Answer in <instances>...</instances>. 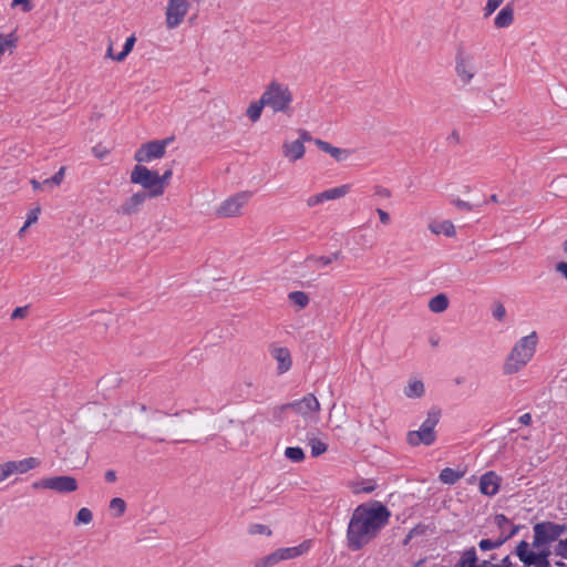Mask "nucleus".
I'll return each instance as SVG.
<instances>
[{
    "label": "nucleus",
    "instance_id": "nucleus-1",
    "mask_svg": "<svg viewBox=\"0 0 567 567\" xmlns=\"http://www.w3.org/2000/svg\"><path fill=\"white\" fill-rule=\"evenodd\" d=\"M391 512L381 502L360 504L354 508L347 528V546L352 551L361 550L389 524Z\"/></svg>",
    "mask_w": 567,
    "mask_h": 567
},
{
    "label": "nucleus",
    "instance_id": "nucleus-2",
    "mask_svg": "<svg viewBox=\"0 0 567 567\" xmlns=\"http://www.w3.org/2000/svg\"><path fill=\"white\" fill-rule=\"evenodd\" d=\"M537 342L538 337L535 331L520 338L507 355L503 364V373L509 375L520 371L535 354Z\"/></svg>",
    "mask_w": 567,
    "mask_h": 567
},
{
    "label": "nucleus",
    "instance_id": "nucleus-3",
    "mask_svg": "<svg viewBox=\"0 0 567 567\" xmlns=\"http://www.w3.org/2000/svg\"><path fill=\"white\" fill-rule=\"evenodd\" d=\"M261 95L267 107H270L275 113H282L288 116L292 115L293 109L291 104L293 95L288 85L272 81L267 85Z\"/></svg>",
    "mask_w": 567,
    "mask_h": 567
},
{
    "label": "nucleus",
    "instance_id": "nucleus-4",
    "mask_svg": "<svg viewBox=\"0 0 567 567\" xmlns=\"http://www.w3.org/2000/svg\"><path fill=\"white\" fill-rule=\"evenodd\" d=\"M441 417V409L433 406L427 412L426 420L422 423L417 431H409L406 434V442L411 446H419L424 444L432 445L436 440L435 426Z\"/></svg>",
    "mask_w": 567,
    "mask_h": 567
},
{
    "label": "nucleus",
    "instance_id": "nucleus-5",
    "mask_svg": "<svg viewBox=\"0 0 567 567\" xmlns=\"http://www.w3.org/2000/svg\"><path fill=\"white\" fill-rule=\"evenodd\" d=\"M130 181L141 185L150 198L163 195V187L158 185L157 171H151L146 166L137 164L131 172Z\"/></svg>",
    "mask_w": 567,
    "mask_h": 567
},
{
    "label": "nucleus",
    "instance_id": "nucleus-6",
    "mask_svg": "<svg viewBox=\"0 0 567 567\" xmlns=\"http://www.w3.org/2000/svg\"><path fill=\"white\" fill-rule=\"evenodd\" d=\"M34 489H51L59 494H69L78 489V481L73 476L60 475L41 478L32 483Z\"/></svg>",
    "mask_w": 567,
    "mask_h": 567
},
{
    "label": "nucleus",
    "instance_id": "nucleus-7",
    "mask_svg": "<svg viewBox=\"0 0 567 567\" xmlns=\"http://www.w3.org/2000/svg\"><path fill=\"white\" fill-rule=\"evenodd\" d=\"M169 142L171 138H164L144 143L136 150L134 159L141 164L162 158L165 155L166 146Z\"/></svg>",
    "mask_w": 567,
    "mask_h": 567
},
{
    "label": "nucleus",
    "instance_id": "nucleus-8",
    "mask_svg": "<svg viewBox=\"0 0 567 567\" xmlns=\"http://www.w3.org/2000/svg\"><path fill=\"white\" fill-rule=\"evenodd\" d=\"M251 197L249 192L237 193L224 200L216 210V215L221 218L236 217L240 215L241 208Z\"/></svg>",
    "mask_w": 567,
    "mask_h": 567
},
{
    "label": "nucleus",
    "instance_id": "nucleus-9",
    "mask_svg": "<svg viewBox=\"0 0 567 567\" xmlns=\"http://www.w3.org/2000/svg\"><path fill=\"white\" fill-rule=\"evenodd\" d=\"M188 10L186 0H169L166 8V25L168 29L177 28L184 20Z\"/></svg>",
    "mask_w": 567,
    "mask_h": 567
},
{
    "label": "nucleus",
    "instance_id": "nucleus-10",
    "mask_svg": "<svg viewBox=\"0 0 567 567\" xmlns=\"http://www.w3.org/2000/svg\"><path fill=\"white\" fill-rule=\"evenodd\" d=\"M533 532L532 546L534 548H542L557 540L553 532L551 522L536 523L533 527Z\"/></svg>",
    "mask_w": 567,
    "mask_h": 567
},
{
    "label": "nucleus",
    "instance_id": "nucleus-11",
    "mask_svg": "<svg viewBox=\"0 0 567 567\" xmlns=\"http://www.w3.org/2000/svg\"><path fill=\"white\" fill-rule=\"evenodd\" d=\"M287 406L289 410H292L295 413L300 414L303 417H308L320 410V404L317 398L311 393L305 395L301 400L287 403Z\"/></svg>",
    "mask_w": 567,
    "mask_h": 567
},
{
    "label": "nucleus",
    "instance_id": "nucleus-12",
    "mask_svg": "<svg viewBox=\"0 0 567 567\" xmlns=\"http://www.w3.org/2000/svg\"><path fill=\"white\" fill-rule=\"evenodd\" d=\"M150 198L145 190H140L130 196L117 209L116 213L122 216H132L141 210L145 200Z\"/></svg>",
    "mask_w": 567,
    "mask_h": 567
},
{
    "label": "nucleus",
    "instance_id": "nucleus-13",
    "mask_svg": "<svg viewBox=\"0 0 567 567\" xmlns=\"http://www.w3.org/2000/svg\"><path fill=\"white\" fill-rule=\"evenodd\" d=\"M501 477L493 471L484 473L480 478V492L486 496H494L498 493Z\"/></svg>",
    "mask_w": 567,
    "mask_h": 567
},
{
    "label": "nucleus",
    "instance_id": "nucleus-14",
    "mask_svg": "<svg viewBox=\"0 0 567 567\" xmlns=\"http://www.w3.org/2000/svg\"><path fill=\"white\" fill-rule=\"evenodd\" d=\"M271 357L278 362L277 372L278 374H284L288 370H290L292 360L290 355V351L285 347H270Z\"/></svg>",
    "mask_w": 567,
    "mask_h": 567
},
{
    "label": "nucleus",
    "instance_id": "nucleus-15",
    "mask_svg": "<svg viewBox=\"0 0 567 567\" xmlns=\"http://www.w3.org/2000/svg\"><path fill=\"white\" fill-rule=\"evenodd\" d=\"M457 76L464 84H467L475 74L474 66L471 63L470 56H464L463 53H457L456 55V66H455Z\"/></svg>",
    "mask_w": 567,
    "mask_h": 567
},
{
    "label": "nucleus",
    "instance_id": "nucleus-16",
    "mask_svg": "<svg viewBox=\"0 0 567 567\" xmlns=\"http://www.w3.org/2000/svg\"><path fill=\"white\" fill-rule=\"evenodd\" d=\"M315 144L320 151L329 154L337 162L346 161L348 158V156L352 153L351 150L336 147V146L331 145L330 143L322 141L320 138H316Z\"/></svg>",
    "mask_w": 567,
    "mask_h": 567
},
{
    "label": "nucleus",
    "instance_id": "nucleus-17",
    "mask_svg": "<svg viewBox=\"0 0 567 567\" xmlns=\"http://www.w3.org/2000/svg\"><path fill=\"white\" fill-rule=\"evenodd\" d=\"M305 145L302 144V141H292V142H284L282 144V154L286 158H288L290 162H297L298 159H301L305 156Z\"/></svg>",
    "mask_w": 567,
    "mask_h": 567
},
{
    "label": "nucleus",
    "instance_id": "nucleus-18",
    "mask_svg": "<svg viewBox=\"0 0 567 567\" xmlns=\"http://www.w3.org/2000/svg\"><path fill=\"white\" fill-rule=\"evenodd\" d=\"M538 551H534L530 549V544L526 540H520L517 546L515 547L514 554L515 555H523V556H530L532 558H547L549 559V556L551 551L549 550L548 546H544L542 548H537Z\"/></svg>",
    "mask_w": 567,
    "mask_h": 567
},
{
    "label": "nucleus",
    "instance_id": "nucleus-19",
    "mask_svg": "<svg viewBox=\"0 0 567 567\" xmlns=\"http://www.w3.org/2000/svg\"><path fill=\"white\" fill-rule=\"evenodd\" d=\"M7 463L8 466L10 467L9 470L11 475L14 473H27L41 464L40 460L37 457H27L21 461H8Z\"/></svg>",
    "mask_w": 567,
    "mask_h": 567
},
{
    "label": "nucleus",
    "instance_id": "nucleus-20",
    "mask_svg": "<svg viewBox=\"0 0 567 567\" xmlns=\"http://www.w3.org/2000/svg\"><path fill=\"white\" fill-rule=\"evenodd\" d=\"M514 21L513 3H507L494 19V25L498 29L509 27Z\"/></svg>",
    "mask_w": 567,
    "mask_h": 567
},
{
    "label": "nucleus",
    "instance_id": "nucleus-21",
    "mask_svg": "<svg viewBox=\"0 0 567 567\" xmlns=\"http://www.w3.org/2000/svg\"><path fill=\"white\" fill-rule=\"evenodd\" d=\"M309 548H310V540H305L301 544H299L298 546L279 548L278 551L281 557V560H286V559H291V558H296V557L303 555L305 553H307L309 550Z\"/></svg>",
    "mask_w": 567,
    "mask_h": 567
},
{
    "label": "nucleus",
    "instance_id": "nucleus-22",
    "mask_svg": "<svg viewBox=\"0 0 567 567\" xmlns=\"http://www.w3.org/2000/svg\"><path fill=\"white\" fill-rule=\"evenodd\" d=\"M351 186L349 184H344L334 188H330L323 190L321 194V198L323 202L333 200L346 196L350 192Z\"/></svg>",
    "mask_w": 567,
    "mask_h": 567
},
{
    "label": "nucleus",
    "instance_id": "nucleus-23",
    "mask_svg": "<svg viewBox=\"0 0 567 567\" xmlns=\"http://www.w3.org/2000/svg\"><path fill=\"white\" fill-rule=\"evenodd\" d=\"M449 298L444 293H439L430 299L429 309L434 313H441L445 311L449 307Z\"/></svg>",
    "mask_w": 567,
    "mask_h": 567
},
{
    "label": "nucleus",
    "instance_id": "nucleus-24",
    "mask_svg": "<svg viewBox=\"0 0 567 567\" xmlns=\"http://www.w3.org/2000/svg\"><path fill=\"white\" fill-rule=\"evenodd\" d=\"M424 383L421 380L410 381L409 384L404 388V394L410 399L421 398L424 395Z\"/></svg>",
    "mask_w": 567,
    "mask_h": 567
},
{
    "label": "nucleus",
    "instance_id": "nucleus-25",
    "mask_svg": "<svg viewBox=\"0 0 567 567\" xmlns=\"http://www.w3.org/2000/svg\"><path fill=\"white\" fill-rule=\"evenodd\" d=\"M430 229L433 234L440 235L444 234L447 237L455 236V227L452 221L444 220L437 224H431Z\"/></svg>",
    "mask_w": 567,
    "mask_h": 567
},
{
    "label": "nucleus",
    "instance_id": "nucleus-26",
    "mask_svg": "<svg viewBox=\"0 0 567 567\" xmlns=\"http://www.w3.org/2000/svg\"><path fill=\"white\" fill-rule=\"evenodd\" d=\"M462 554H463L466 567H488V563H486L484 560H482L481 563L478 561L475 547H470V548L465 549Z\"/></svg>",
    "mask_w": 567,
    "mask_h": 567
},
{
    "label": "nucleus",
    "instance_id": "nucleus-27",
    "mask_svg": "<svg viewBox=\"0 0 567 567\" xmlns=\"http://www.w3.org/2000/svg\"><path fill=\"white\" fill-rule=\"evenodd\" d=\"M265 106H267V105H266V102H265L262 95L260 96V99L258 101L251 102L246 112L249 120L251 122H257L260 118L262 109Z\"/></svg>",
    "mask_w": 567,
    "mask_h": 567
},
{
    "label": "nucleus",
    "instance_id": "nucleus-28",
    "mask_svg": "<svg viewBox=\"0 0 567 567\" xmlns=\"http://www.w3.org/2000/svg\"><path fill=\"white\" fill-rule=\"evenodd\" d=\"M18 44V37L16 32L8 34L0 33V54H3L7 49H16Z\"/></svg>",
    "mask_w": 567,
    "mask_h": 567
},
{
    "label": "nucleus",
    "instance_id": "nucleus-29",
    "mask_svg": "<svg viewBox=\"0 0 567 567\" xmlns=\"http://www.w3.org/2000/svg\"><path fill=\"white\" fill-rule=\"evenodd\" d=\"M463 472H457L451 467H445L440 473V480L444 484L453 485L463 476Z\"/></svg>",
    "mask_w": 567,
    "mask_h": 567
},
{
    "label": "nucleus",
    "instance_id": "nucleus-30",
    "mask_svg": "<svg viewBox=\"0 0 567 567\" xmlns=\"http://www.w3.org/2000/svg\"><path fill=\"white\" fill-rule=\"evenodd\" d=\"M281 560L278 549L255 561V567H270Z\"/></svg>",
    "mask_w": 567,
    "mask_h": 567
},
{
    "label": "nucleus",
    "instance_id": "nucleus-31",
    "mask_svg": "<svg viewBox=\"0 0 567 567\" xmlns=\"http://www.w3.org/2000/svg\"><path fill=\"white\" fill-rule=\"evenodd\" d=\"M110 511L115 518L121 517L126 511V503L121 497H114L110 502Z\"/></svg>",
    "mask_w": 567,
    "mask_h": 567
},
{
    "label": "nucleus",
    "instance_id": "nucleus-32",
    "mask_svg": "<svg viewBox=\"0 0 567 567\" xmlns=\"http://www.w3.org/2000/svg\"><path fill=\"white\" fill-rule=\"evenodd\" d=\"M519 560L524 564L526 567H550L549 559L547 558H532L530 556H523V555H516Z\"/></svg>",
    "mask_w": 567,
    "mask_h": 567
},
{
    "label": "nucleus",
    "instance_id": "nucleus-33",
    "mask_svg": "<svg viewBox=\"0 0 567 567\" xmlns=\"http://www.w3.org/2000/svg\"><path fill=\"white\" fill-rule=\"evenodd\" d=\"M341 258H342L341 251H334L330 256H321V257L309 256V257H307L306 261H315L321 266H328L333 260H339Z\"/></svg>",
    "mask_w": 567,
    "mask_h": 567
},
{
    "label": "nucleus",
    "instance_id": "nucleus-34",
    "mask_svg": "<svg viewBox=\"0 0 567 567\" xmlns=\"http://www.w3.org/2000/svg\"><path fill=\"white\" fill-rule=\"evenodd\" d=\"M285 456L292 462H302L306 457L305 452L299 446H289L285 450Z\"/></svg>",
    "mask_w": 567,
    "mask_h": 567
},
{
    "label": "nucleus",
    "instance_id": "nucleus-35",
    "mask_svg": "<svg viewBox=\"0 0 567 567\" xmlns=\"http://www.w3.org/2000/svg\"><path fill=\"white\" fill-rule=\"evenodd\" d=\"M289 300L299 308H305L309 303V297L303 291H292L288 295Z\"/></svg>",
    "mask_w": 567,
    "mask_h": 567
},
{
    "label": "nucleus",
    "instance_id": "nucleus-36",
    "mask_svg": "<svg viewBox=\"0 0 567 567\" xmlns=\"http://www.w3.org/2000/svg\"><path fill=\"white\" fill-rule=\"evenodd\" d=\"M499 547H502V540H499L498 538H495V539L483 538L478 542V548L482 551H488V550L497 549Z\"/></svg>",
    "mask_w": 567,
    "mask_h": 567
},
{
    "label": "nucleus",
    "instance_id": "nucleus-37",
    "mask_svg": "<svg viewBox=\"0 0 567 567\" xmlns=\"http://www.w3.org/2000/svg\"><path fill=\"white\" fill-rule=\"evenodd\" d=\"M93 519V514L91 512V509L86 508V507H82L78 513H76V516H75V519H74V524L75 525H80V524H90Z\"/></svg>",
    "mask_w": 567,
    "mask_h": 567
},
{
    "label": "nucleus",
    "instance_id": "nucleus-38",
    "mask_svg": "<svg viewBox=\"0 0 567 567\" xmlns=\"http://www.w3.org/2000/svg\"><path fill=\"white\" fill-rule=\"evenodd\" d=\"M310 446H311V455L313 457H318L320 456L321 454H323L327 449H328V445L323 442H321L320 440L318 439H311L310 440Z\"/></svg>",
    "mask_w": 567,
    "mask_h": 567
},
{
    "label": "nucleus",
    "instance_id": "nucleus-39",
    "mask_svg": "<svg viewBox=\"0 0 567 567\" xmlns=\"http://www.w3.org/2000/svg\"><path fill=\"white\" fill-rule=\"evenodd\" d=\"M122 379L115 375L103 377L99 380L97 384L101 388H117Z\"/></svg>",
    "mask_w": 567,
    "mask_h": 567
},
{
    "label": "nucleus",
    "instance_id": "nucleus-40",
    "mask_svg": "<svg viewBox=\"0 0 567 567\" xmlns=\"http://www.w3.org/2000/svg\"><path fill=\"white\" fill-rule=\"evenodd\" d=\"M375 488H377V485L373 482H371V481H363L362 483L357 484L353 487V493H355V494H359V493L369 494V493H372Z\"/></svg>",
    "mask_w": 567,
    "mask_h": 567
},
{
    "label": "nucleus",
    "instance_id": "nucleus-41",
    "mask_svg": "<svg viewBox=\"0 0 567 567\" xmlns=\"http://www.w3.org/2000/svg\"><path fill=\"white\" fill-rule=\"evenodd\" d=\"M65 167H61L52 177L47 178L42 182L44 186L55 185L59 186L63 181Z\"/></svg>",
    "mask_w": 567,
    "mask_h": 567
},
{
    "label": "nucleus",
    "instance_id": "nucleus-42",
    "mask_svg": "<svg viewBox=\"0 0 567 567\" xmlns=\"http://www.w3.org/2000/svg\"><path fill=\"white\" fill-rule=\"evenodd\" d=\"M287 403L275 406L272 410V420L276 423H281L285 420V413L288 411Z\"/></svg>",
    "mask_w": 567,
    "mask_h": 567
},
{
    "label": "nucleus",
    "instance_id": "nucleus-43",
    "mask_svg": "<svg viewBox=\"0 0 567 567\" xmlns=\"http://www.w3.org/2000/svg\"><path fill=\"white\" fill-rule=\"evenodd\" d=\"M504 2V0H487L484 8V17L487 18L496 11V9Z\"/></svg>",
    "mask_w": 567,
    "mask_h": 567
},
{
    "label": "nucleus",
    "instance_id": "nucleus-44",
    "mask_svg": "<svg viewBox=\"0 0 567 567\" xmlns=\"http://www.w3.org/2000/svg\"><path fill=\"white\" fill-rule=\"evenodd\" d=\"M520 529L519 525H513L509 532H502L501 535L497 537L499 540H502V546L511 538H513Z\"/></svg>",
    "mask_w": 567,
    "mask_h": 567
},
{
    "label": "nucleus",
    "instance_id": "nucleus-45",
    "mask_svg": "<svg viewBox=\"0 0 567 567\" xmlns=\"http://www.w3.org/2000/svg\"><path fill=\"white\" fill-rule=\"evenodd\" d=\"M555 555L567 559V538L560 539L554 548Z\"/></svg>",
    "mask_w": 567,
    "mask_h": 567
},
{
    "label": "nucleus",
    "instance_id": "nucleus-46",
    "mask_svg": "<svg viewBox=\"0 0 567 567\" xmlns=\"http://www.w3.org/2000/svg\"><path fill=\"white\" fill-rule=\"evenodd\" d=\"M493 317L498 320L503 321L506 317V309L503 303L497 302L493 307Z\"/></svg>",
    "mask_w": 567,
    "mask_h": 567
},
{
    "label": "nucleus",
    "instance_id": "nucleus-47",
    "mask_svg": "<svg viewBox=\"0 0 567 567\" xmlns=\"http://www.w3.org/2000/svg\"><path fill=\"white\" fill-rule=\"evenodd\" d=\"M40 213H41L40 206H37L35 208L31 209L29 212L27 220H25V227H30L32 224L37 223Z\"/></svg>",
    "mask_w": 567,
    "mask_h": 567
},
{
    "label": "nucleus",
    "instance_id": "nucleus-48",
    "mask_svg": "<svg viewBox=\"0 0 567 567\" xmlns=\"http://www.w3.org/2000/svg\"><path fill=\"white\" fill-rule=\"evenodd\" d=\"M249 533L255 535V534H266V535H270L271 534V530L269 529L268 526L266 525H262V524H252L250 527H249Z\"/></svg>",
    "mask_w": 567,
    "mask_h": 567
},
{
    "label": "nucleus",
    "instance_id": "nucleus-49",
    "mask_svg": "<svg viewBox=\"0 0 567 567\" xmlns=\"http://www.w3.org/2000/svg\"><path fill=\"white\" fill-rule=\"evenodd\" d=\"M172 168L166 169L162 175L158 174V185L163 187V193L165 192V187L168 184V181L172 178Z\"/></svg>",
    "mask_w": 567,
    "mask_h": 567
},
{
    "label": "nucleus",
    "instance_id": "nucleus-50",
    "mask_svg": "<svg viewBox=\"0 0 567 567\" xmlns=\"http://www.w3.org/2000/svg\"><path fill=\"white\" fill-rule=\"evenodd\" d=\"M18 6L22 7L23 12H30L32 10V4L30 0H12L11 7L14 8Z\"/></svg>",
    "mask_w": 567,
    "mask_h": 567
},
{
    "label": "nucleus",
    "instance_id": "nucleus-51",
    "mask_svg": "<svg viewBox=\"0 0 567 567\" xmlns=\"http://www.w3.org/2000/svg\"><path fill=\"white\" fill-rule=\"evenodd\" d=\"M494 522L502 532L504 530L505 526L509 524V519L504 514H496Z\"/></svg>",
    "mask_w": 567,
    "mask_h": 567
},
{
    "label": "nucleus",
    "instance_id": "nucleus-52",
    "mask_svg": "<svg viewBox=\"0 0 567 567\" xmlns=\"http://www.w3.org/2000/svg\"><path fill=\"white\" fill-rule=\"evenodd\" d=\"M28 310H29L28 306L16 308L13 310V312L11 313V319L16 320V319L24 318L27 316V313H28Z\"/></svg>",
    "mask_w": 567,
    "mask_h": 567
},
{
    "label": "nucleus",
    "instance_id": "nucleus-53",
    "mask_svg": "<svg viewBox=\"0 0 567 567\" xmlns=\"http://www.w3.org/2000/svg\"><path fill=\"white\" fill-rule=\"evenodd\" d=\"M374 195L379 196V197H383V198H390L391 190L383 186L377 185V186H374Z\"/></svg>",
    "mask_w": 567,
    "mask_h": 567
},
{
    "label": "nucleus",
    "instance_id": "nucleus-54",
    "mask_svg": "<svg viewBox=\"0 0 567 567\" xmlns=\"http://www.w3.org/2000/svg\"><path fill=\"white\" fill-rule=\"evenodd\" d=\"M551 526H553V532L555 534L556 539H558L567 530V526L565 524H556V523L551 522Z\"/></svg>",
    "mask_w": 567,
    "mask_h": 567
},
{
    "label": "nucleus",
    "instance_id": "nucleus-55",
    "mask_svg": "<svg viewBox=\"0 0 567 567\" xmlns=\"http://www.w3.org/2000/svg\"><path fill=\"white\" fill-rule=\"evenodd\" d=\"M298 134H299V138L297 141H302V144H305V142H313L315 143L316 138H312L311 134L307 130L299 128Z\"/></svg>",
    "mask_w": 567,
    "mask_h": 567
},
{
    "label": "nucleus",
    "instance_id": "nucleus-56",
    "mask_svg": "<svg viewBox=\"0 0 567 567\" xmlns=\"http://www.w3.org/2000/svg\"><path fill=\"white\" fill-rule=\"evenodd\" d=\"M460 210H466V212H471L473 209V206L465 202V200H462V199H454L452 202Z\"/></svg>",
    "mask_w": 567,
    "mask_h": 567
},
{
    "label": "nucleus",
    "instance_id": "nucleus-57",
    "mask_svg": "<svg viewBox=\"0 0 567 567\" xmlns=\"http://www.w3.org/2000/svg\"><path fill=\"white\" fill-rule=\"evenodd\" d=\"M93 153L97 158L102 159L110 153V151L102 145H96L93 147Z\"/></svg>",
    "mask_w": 567,
    "mask_h": 567
},
{
    "label": "nucleus",
    "instance_id": "nucleus-58",
    "mask_svg": "<svg viewBox=\"0 0 567 567\" xmlns=\"http://www.w3.org/2000/svg\"><path fill=\"white\" fill-rule=\"evenodd\" d=\"M321 203H323V200H322V198H321V194H320V193H319V194H316V195H312V196H310V197L307 199V205H308L309 207H313V206L319 205V204H321Z\"/></svg>",
    "mask_w": 567,
    "mask_h": 567
},
{
    "label": "nucleus",
    "instance_id": "nucleus-59",
    "mask_svg": "<svg viewBox=\"0 0 567 567\" xmlns=\"http://www.w3.org/2000/svg\"><path fill=\"white\" fill-rule=\"evenodd\" d=\"M10 467L8 466V463H2L0 464V482L4 481L6 478H8L11 473H10Z\"/></svg>",
    "mask_w": 567,
    "mask_h": 567
},
{
    "label": "nucleus",
    "instance_id": "nucleus-60",
    "mask_svg": "<svg viewBox=\"0 0 567 567\" xmlns=\"http://www.w3.org/2000/svg\"><path fill=\"white\" fill-rule=\"evenodd\" d=\"M377 213H378V215H379L380 221H381L383 225H388V224H390L391 218H390V215H389L385 210H383V209H381V208H378V209H377Z\"/></svg>",
    "mask_w": 567,
    "mask_h": 567
},
{
    "label": "nucleus",
    "instance_id": "nucleus-61",
    "mask_svg": "<svg viewBox=\"0 0 567 567\" xmlns=\"http://www.w3.org/2000/svg\"><path fill=\"white\" fill-rule=\"evenodd\" d=\"M135 41H136V39L134 35H131L130 38L126 39L124 47H123V50L125 51V53H130L133 50Z\"/></svg>",
    "mask_w": 567,
    "mask_h": 567
},
{
    "label": "nucleus",
    "instance_id": "nucleus-62",
    "mask_svg": "<svg viewBox=\"0 0 567 567\" xmlns=\"http://www.w3.org/2000/svg\"><path fill=\"white\" fill-rule=\"evenodd\" d=\"M556 271L559 272L567 280V262L559 261L556 265Z\"/></svg>",
    "mask_w": 567,
    "mask_h": 567
},
{
    "label": "nucleus",
    "instance_id": "nucleus-63",
    "mask_svg": "<svg viewBox=\"0 0 567 567\" xmlns=\"http://www.w3.org/2000/svg\"><path fill=\"white\" fill-rule=\"evenodd\" d=\"M424 529H425V527H424V526H422V525H417V526H415V527H414V528H412V529L410 530V533L408 534V538H413V537H415V536H419V535L423 534V533H424Z\"/></svg>",
    "mask_w": 567,
    "mask_h": 567
},
{
    "label": "nucleus",
    "instance_id": "nucleus-64",
    "mask_svg": "<svg viewBox=\"0 0 567 567\" xmlns=\"http://www.w3.org/2000/svg\"><path fill=\"white\" fill-rule=\"evenodd\" d=\"M518 422L523 425H529L532 423V415L530 413H525L519 416Z\"/></svg>",
    "mask_w": 567,
    "mask_h": 567
}]
</instances>
